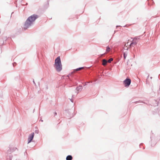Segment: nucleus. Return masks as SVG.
Returning <instances> with one entry per match:
<instances>
[{"label":"nucleus","instance_id":"f257e3e1","mask_svg":"<svg viewBox=\"0 0 160 160\" xmlns=\"http://www.w3.org/2000/svg\"><path fill=\"white\" fill-rule=\"evenodd\" d=\"M54 67L58 72H60L62 70V65L60 57H58L55 60Z\"/></svg>","mask_w":160,"mask_h":160},{"label":"nucleus","instance_id":"f03ea898","mask_svg":"<svg viewBox=\"0 0 160 160\" xmlns=\"http://www.w3.org/2000/svg\"><path fill=\"white\" fill-rule=\"evenodd\" d=\"M137 42V39L135 38H134L132 41H130L129 40L127 42L128 45H130V47H133L136 44Z\"/></svg>","mask_w":160,"mask_h":160},{"label":"nucleus","instance_id":"7ed1b4c3","mask_svg":"<svg viewBox=\"0 0 160 160\" xmlns=\"http://www.w3.org/2000/svg\"><path fill=\"white\" fill-rule=\"evenodd\" d=\"M32 24L31 21H29V19H27L25 24L23 28L24 29H26L29 28Z\"/></svg>","mask_w":160,"mask_h":160},{"label":"nucleus","instance_id":"20e7f679","mask_svg":"<svg viewBox=\"0 0 160 160\" xmlns=\"http://www.w3.org/2000/svg\"><path fill=\"white\" fill-rule=\"evenodd\" d=\"M38 17V16L37 15L33 14L29 17L27 19H29V21H31L32 23H33Z\"/></svg>","mask_w":160,"mask_h":160},{"label":"nucleus","instance_id":"39448f33","mask_svg":"<svg viewBox=\"0 0 160 160\" xmlns=\"http://www.w3.org/2000/svg\"><path fill=\"white\" fill-rule=\"evenodd\" d=\"M124 86L126 87H128L131 83V80L130 79L127 78L123 82Z\"/></svg>","mask_w":160,"mask_h":160},{"label":"nucleus","instance_id":"423d86ee","mask_svg":"<svg viewBox=\"0 0 160 160\" xmlns=\"http://www.w3.org/2000/svg\"><path fill=\"white\" fill-rule=\"evenodd\" d=\"M34 132L32 133L29 135L28 138V143H29L31 142L34 137Z\"/></svg>","mask_w":160,"mask_h":160},{"label":"nucleus","instance_id":"0eeeda50","mask_svg":"<svg viewBox=\"0 0 160 160\" xmlns=\"http://www.w3.org/2000/svg\"><path fill=\"white\" fill-rule=\"evenodd\" d=\"M130 47V45H128L127 44V42L126 43L124 46L123 47V49L126 50H128V48Z\"/></svg>","mask_w":160,"mask_h":160},{"label":"nucleus","instance_id":"6e6552de","mask_svg":"<svg viewBox=\"0 0 160 160\" xmlns=\"http://www.w3.org/2000/svg\"><path fill=\"white\" fill-rule=\"evenodd\" d=\"M108 61L105 59H104L102 60V64L103 66H105L107 63Z\"/></svg>","mask_w":160,"mask_h":160},{"label":"nucleus","instance_id":"1a4fd4ad","mask_svg":"<svg viewBox=\"0 0 160 160\" xmlns=\"http://www.w3.org/2000/svg\"><path fill=\"white\" fill-rule=\"evenodd\" d=\"M72 158L71 155H68L67 156L66 158L67 160H72Z\"/></svg>","mask_w":160,"mask_h":160},{"label":"nucleus","instance_id":"9d476101","mask_svg":"<svg viewBox=\"0 0 160 160\" xmlns=\"http://www.w3.org/2000/svg\"><path fill=\"white\" fill-rule=\"evenodd\" d=\"M110 48L109 47H107L106 50V52H108L110 51Z\"/></svg>","mask_w":160,"mask_h":160},{"label":"nucleus","instance_id":"9b49d317","mask_svg":"<svg viewBox=\"0 0 160 160\" xmlns=\"http://www.w3.org/2000/svg\"><path fill=\"white\" fill-rule=\"evenodd\" d=\"M83 68V67L82 68H78L76 69L75 70H74L75 71H78L79 70H80Z\"/></svg>","mask_w":160,"mask_h":160},{"label":"nucleus","instance_id":"f8f14e48","mask_svg":"<svg viewBox=\"0 0 160 160\" xmlns=\"http://www.w3.org/2000/svg\"><path fill=\"white\" fill-rule=\"evenodd\" d=\"M113 60V59L112 58H110L108 60V62L109 63H110Z\"/></svg>","mask_w":160,"mask_h":160},{"label":"nucleus","instance_id":"ddd939ff","mask_svg":"<svg viewBox=\"0 0 160 160\" xmlns=\"http://www.w3.org/2000/svg\"><path fill=\"white\" fill-rule=\"evenodd\" d=\"M124 58L125 59L126 58V57L127 56V54L125 53H124Z\"/></svg>","mask_w":160,"mask_h":160},{"label":"nucleus","instance_id":"4468645a","mask_svg":"<svg viewBox=\"0 0 160 160\" xmlns=\"http://www.w3.org/2000/svg\"><path fill=\"white\" fill-rule=\"evenodd\" d=\"M55 115H57V113L56 112H55Z\"/></svg>","mask_w":160,"mask_h":160}]
</instances>
